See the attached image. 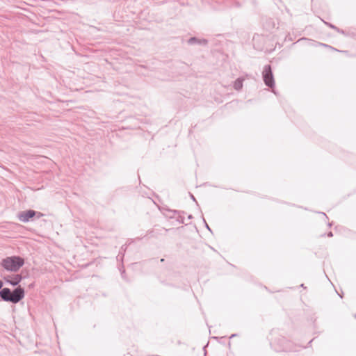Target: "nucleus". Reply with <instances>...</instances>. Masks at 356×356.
<instances>
[{
	"mask_svg": "<svg viewBox=\"0 0 356 356\" xmlns=\"http://www.w3.org/2000/svg\"><path fill=\"white\" fill-rule=\"evenodd\" d=\"M262 78L265 85L270 88L273 89V92H275L273 88L275 87V79L273 74L272 68L270 65H266L264 67L262 72Z\"/></svg>",
	"mask_w": 356,
	"mask_h": 356,
	"instance_id": "obj_3",
	"label": "nucleus"
},
{
	"mask_svg": "<svg viewBox=\"0 0 356 356\" xmlns=\"http://www.w3.org/2000/svg\"><path fill=\"white\" fill-rule=\"evenodd\" d=\"M236 334H233L231 335L230 338H232V337H235Z\"/></svg>",
	"mask_w": 356,
	"mask_h": 356,
	"instance_id": "obj_16",
	"label": "nucleus"
},
{
	"mask_svg": "<svg viewBox=\"0 0 356 356\" xmlns=\"http://www.w3.org/2000/svg\"><path fill=\"white\" fill-rule=\"evenodd\" d=\"M323 22H324V23H325L327 26H329L330 28H331V29H334V30L337 29V27L336 26H334V25H333V24H330V23H329V22H325V21H323Z\"/></svg>",
	"mask_w": 356,
	"mask_h": 356,
	"instance_id": "obj_10",
	"label": "nucleus"
},
{
	"mask_svg": "<svg viewBox=\"0 0 356 356\" xmlns=\"http://www.w3.org/2000/svg\"><path fill=\"white\" fill-rule=\"evenodd\" d=\"M22 276L19 274H12L4 277L6 283L10 284L11 286H16L22 281Z\"/></svg>",
	"mask_w": 356,
	"mask_h": 356,
	"instance_id": "obj_5",
	"label": "nucleus"
},
{
	"mask_svg": "<svg viewBox=\"0 0 356 356\" xmlns=\"http://www.w3.org/2000/svg\"><path fill=\"white\" fill-rule=\"evenodd\" d=\"M161 262H163V261H164V259H161Z\"/></svg>",
	"mask_w": 356,
	"mask_h": 356,
	"instance_id": "obj_20",
	"label": "nucleus"
},
{
	"mask_svg": "<svg viewBox=\"0 0 356 356\" xmlns=\"http://www.w3.org/2000/svg\"><path fill=\"white\" fill-rule=\"evenodd\" d=\"M355 317H356V314H355Z\"/></svg>",
	"mask_w": 356,
	"mask_h": 356,
	"instance_id": "obj_21",
	"label": "nucleus"
},
{
	"mask_svg": "<svg viewBox=\"0 0 356 356\" xmlns=\"http://www.w3.org/2000/svg\"><path fill=\"white\" fill-rule=\"evenodd\" d=\"M38 215V218H40L43 216L42 213L40 212H37L34 210H27L25 211H22L18 213V218L21 222H29L32 218Z\"/></svg>",
	"mask_w": 356,
	"mask_h": 356,
	"instance_id": "obj_4",
	"label": "nucleus"
},
{
	"mask_svg": "<svg viewBox=\"0 0 356 356\" xmlns=\"http://www.w3.org/2000/svg\"><path fill=\"white\" fill-rule=\"evenodd\" d=\"M338 296H340V298H342V295L338 292V290L335 291Z\"/></svg>",
	"mask_w": 356,
	"mask_h": 356,
	"instance_id": "obj_15",
	"label": "nucleus"
},
{
	"mask_svg": "<svg viewBox=\"0 0 356 356\" xmlns=\"http://www.w3.org/2000/svg\"><path fill=\"white\" fill-rule=\"evenodd\" d=\"M24 259L19 257H6L2 260V266L10 271H17L24 264Z\"/></svg>",
	"mask_w": 356,
	"mask_h": 356,
	"instance_id": "obj_1",
	"label": "nucleus"
},
{
	"mask_svg": "<svg viewBox=\"0 0 356 356\" xmlns=\"http://www.w3.org/2000/svg\"><path fill=\"white\" fill-rule=\"evenodd\" d=\"M24 297V291H0L1 300L17 303Z\"/></svg>",
	"mask_w": 356,
	"mask_h": 356,
	"instance_id": "obj_2",
	"label": "nucleus"
},
{
	"mask_svg": "<svg viewBox=\"0 0 356 356\" xmlns=\"http://www.w3.org/2000/svg\"><path fill=\"white\" fill-rule=\"evenodd\" d=\"M188 218L189 219L192 218V216L191 215L188 216Z\"/></svg>",
	"mask_w": 356,
	"mask_h": 356,
	"instance_id": "obj_19",
	"label": "nucleus"
},
{
	"mask_svg": "<svg viewBox=\"0 0 356 356\" xmlns=\"http://www.w3.org/2000/svg\"><path fill=\"white\" fill-rule=\"evenodd\" d=\"M333 236V234L332 232H330L328 234H327V236L328 237H332Z\"/></svg>",
	"mask_w": 356,
	"mask_h": 356,
	"instance_id": "obj_13",
	"label": "nucleus"
},
{
	"mask_svg": "<svg viewBox=\"0 0 356 356\" xmlns=\"http://www.w3.org/2000/svg\"><path fill=\"white\" fill-rule=\"evenodd\" d=\"M279 342H280V347L275 348V349L277 351H281V350L287 351L289 350L288 346L286 345V340L285 338L282 337V338L279 339Z\"/></svg>",
	"mask_w": 356,
	"mask_h": 356,
	"instance_id": "obj_7",
	"label": "nucleus"
},
{
	"mask_svg": "<svg viewBox=\"0 0 356 356\" xmlns=\"http://www.w3.org/2000/svg\"><path fill=\"white\" fill-rule=\"evenodd\" d=\"M173 213H177L179 216L177 217V220L180 222V223H184V217L181 216L180 215V212L179 211H173Z\"/></svg>",
	"mask_w": 356,
	"mask_h": 356,
	"instance_id": "obj_9",
	"label": "nucleus"
},
{
	"mask_svg": "<svg viewBox=\"0 0 356 356\" xmlns=\"http://www.w3.org/2000/svg\"><path fill=\"white\" fill-rule=\"evenodd\" d=\"M300 287L305 288V286H304V284H300Z\"/></svg>",
	"mask_w": 356,
	"mask_h": 356,
	"instance_id": "obj_18",
	"label": "nucleus"
},
{
	"mask_svg": "<svg viewBox=\"0 0 356 356\" xmlns=\"http://www.w3.org/2000/svg\"><path fill=\"white\" fill-rule=\"evenodd\" d=\"M15 289H17V290H19V289H24L21 285H19L17 288H15Z\"/></svg>",
	"mask_w": 356,
	"mask_h": 356,
	"instance_id": "obj_14",
	"label": "nucleus"
},
{
	"mask_svg": "<svg viewBox=\"0 0 356 356\" xmlns=\"http://www.w3.org/2000/svg\"><path fill=\"white\" fill-rule=\"evenodd\" d=\"M191 197H192V199H193L194 201H195V198L194 197V196H193V195H191Z\"/></svg>",
	"mask_w": 356,
	"mask_h": 356,
	"instance_id": "obj_17",
	"label": "nucleus"
},
{
	"mask_svg": "<svg viewBox=\"0 0 356 356\" xmlns=\"http://www.w3.org/2000/svg\"><path fill=\"white\" fill-rule=\"evenodd\" d=\"M334 31H336L337 32H338V33H339L345 34L344 31H343V30H341V29H339L338 27H337V29H335Z\"/></svg>",
	"mask_w": 356,
	"mask_h": 356,
	"instance_id": "obj_11",
	"label": "nucleus"
},
{
	"mask_svg": "<svg viewBox=\"0 0 356 356\" xmlns=\"http://www.w3.org/2000/svg\"><path fill=\"white\" fill-rule=\"evenodd\" d=\"M188 43L189 44H201V45H207L208 43V41L206 39H199L196 37H191L188 40Z\"/></svg>",
	"mask_w": 356,
	"mask_h": 356,
	"instance_id": "obj_6",
	"label": "nucleus"
},
{
	"mask_svg": "<svg viewBox=\"0 0 356 356\" xmlns=\"http://www.w3.org/2000/svg\"><path fill=\"white\" fill-rule=\"evenodd\" d=\"M244 79L243 78H238L234 82V88L236 90H241L243 88V82Z\"/></svg>",
	"mask_w": 356,
	"mask_h": 356,
	"instance_id": "obj_8",
	"label": "nucleus"
},
{
	"mask_svg": "<svg viewBox=\"0 0 356 356\" xmlns=\"http://www.w3.org/2000/svg\"><path fill=\"white\" fill-rule=\"evenodd\" d=\"M3 285V281L0 280V289H9L8 288H2Z\"/></svg>",
	"mask_w": 356,
	"mask_h": 356,
	"instance_id": "obj_12",
	"label": "nucleus"
}]
</instances>
